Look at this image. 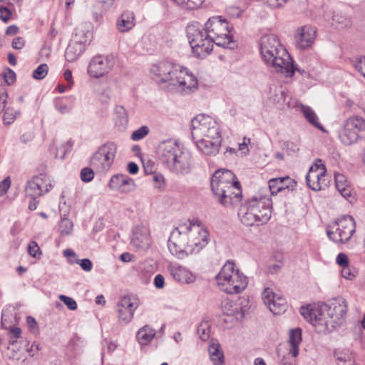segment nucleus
Masks as SVG:
<instances>
[{"mask_svg": "<svg viewBox=\"0 0 365 365\" xmlns=\"http://www.w3.org/2000/svg\"><path fill=\"white\" fill-rule=\"evenodd\" d=\"M208 231L198 220L180 222L171 232L168 246L170 253L178 259L198 253L208 243Z\"/></svg>", "mask_w": 365, "mask_h": 365, "instance_id": "nucleus-1", "label": "nucleus"}, {"mask_svg": "<svg viewBox=\"0 0 365 365\" xmlns=\"http://www.w3.org/2000/svg\"><path fill=\"white\" fill-rule=\"evenodd\" d=\"M348 306L342 297L334 299L330 305H307L300 309V314L312 325L319 327L321 331H331L344 321Z\"/></svg>", "mask_w": 365, "mask_h": 365, "instance_id": "nucleus-2", "label": "nucleus"}, {"mask_svg": "<svg viewBox=\"0 0 365 365\" xmlns=\"http://www.w3.org/2000/svg\"><path fill=\"white\" fill-rule=\"evenodd\" d=\"M150 72L155 81L167 83V88L170 91L189 94L197 89L196 77L186 68L168 61H161L153 64Z\"/></svg>", "mask_w": 365, "mask_h": 365, "instance_id": "nucleus-3", "label": "nucleus"}, {"mask_svg": "<svg viewBox=\"0 0 365 365\" xmlns=\"http://www.w3.org/2000/svg\"><path fill=\"white\" fill-rule=\"evenodd\" d=\"M192 136L203 154L216 155L221 145L222 136L219 123L210 115L199 114L191 121Z\"/></svg>", "mask_w": 365, "mask_h": 365, "instance_id": "nucleus-4", "label": "nucleus"}, {"mask_svg": "<svg viewBox=\"0 0 365 365\" xmlns=\"http://www.w3.org/2000/svg\"><path fill=\"white\" fill-rule=\"evenodd\" d=\"M260 53L264 61L277 72L286 76H292L294 74V68L292 58L281 44L277 35L270 34L262 36Z\"/></svg>", "mask_w": 365, "mask_h": 365, "instance_id": "nucleus-5", "label": "nucleus"}, {"mask_svg": "<svg viewBox=\"0 0 365 365\" xmlns=\"http://www.w3.org/2000/svg\"><path fill=\"white\" fill-rule=\"evenodd\" d=\"M218 288L229 294L241 293L248 284V278L232 261H227L215 277Z\"/></svg>", "mask_w": 365, "mask_h": 365, "instance_id": "nucleus-6", "label": "nucleus"}, {"mask_svg": "<svg viewBox=\"0 0 365 365\" xmlns=\"http://www.w3.org/2000/svg\"><path fill=\"white\" fill-rule=\"evenodd\" d=\"M204 30L212 41L218 46L233 49L236 43L232 39L228 22L221 16H212L205 24Z\"/></svg>", "mask_w": 365, "mask_h": 365, "instance_id": "nucleus-7", "label": "nucleus"}, {"mask_svg": "<svg viewBox=\"0 0 365 365\" xmlns=\"http://www.w3.org/2000/svg\"><path fill=\"white\" fill-rule=\"evenodd\" d=\"M187 36L192 53L199 58H204L213 49L214 43L207 36L203 28L198 23H193L186 28Z\"/></svg>", "mask_w": 365, "mask_h": 365, "instance_id": "nucleus-8", "label": "nucleus"}, {"mask_svg": "<svg viewBox=\"0 0 365 365\" xmlns=\"http://www.w3.org/2000/svg\"><path fill=\"white\" fill-rule=\"evenodd\" d=\"M355 232V222L350 215H344L338 218L327 228L328 237L335 243L348 242Z\"/></svg>", "mask_w": 365, "mask_h": 365, "instance_id": "nucleus-9", "label": "nucleus"}, {"mask_svg": "<svg viewBox=\"0 0 365 365\" xmlns=\"http://www.w3.org/2000/svg\"><path fill=\"white\" fill-rule=\"evenodd\" d=\"M117 153V145L113 142H108L101 145L93 155L90 163L98 173H106L113 163Z\"/></svg>", "mask_w": 365, "mask_h": 365, "instance_id": "nucleus-10", "label": "nucleus"}, {"mask_svg": "<svg viewBox=\"0 0 365 365\" xmlns=\"http://www.w3.org/2000/svg\"><path fill=\"white\" fill-rule=\"evenodd\" d=\"M272 208V207H240L238 216L245 226L263 225L270 219Z\"/></svg>", "mask_w": 365, "mask_h": 365, "instance_id": "nucleus-11", "label": "nucleus"}, {"mask_svg": "<svg viewBox=\"0 0 365 365\" xmlns=\"http://www.w3.org/2000/svg\"><path fill=\"white\" fill-rule=\"evenodd\" d=\"M210 185L215 197L222 196V197H225V190L232 187V185L234 187L239 186L240 182L230 170L221 168L217 170L212 175Z\"/></svg>", "mask_w": 365, "mask_h": 365, "instance_id": "nucleus-12", "label": "nucleus"}, {"mask_svg": "<svg viewBox=\"0 0 365 365\" xmlns=\"http://www.w3.org/2000/svg\"><path fill=\"white\" fill-rule=\"evenodd\" d=\"M365 130V118L359 115L348 118L344 123L339 138L341 142L349 145L356 143L359 138V133Z\"/></svg>", "mask_w": 365, "mask_h": 365, "instance_id": "nucleus-13", "label": "nucleus"}, {"mask_svg": "<svg viewBox=\"0 0 365 365\" xmlns=\"http://www.w3.org/2000/svg\"><path fill=\"white\" fill-rule=\"evenodd\" d=\"M327 169L322 160L317 159L309 168L306 176V182L308 187L318 191L324 189L327 185L328 178L326 175Z\"/></svg>", "mask_w": 365, "mask_h": 365, "instance_id": "nucleus-14", "label": "nucleus"}, {"mask_svg": "<svg viewBox=\"0 0 365 365\" xmlns=\"http://www.w3.org/2000/svg\"><path fill=\"white\" fill-rule=\"evenodd\" d=\"M115 65V58L111 55H98L94 56L88 66V73L90 76L99 78L109 73Z\"/></svg>", "mask_w": 365, "mask_h": 365, "instance_id": "nucleus-15", "label": "nucleus"}, {"mask_svg": "<svg viewBox=\"0 0 365 365\" xmlns=\"http://www.w3.org/2000/svg\"><path fill=\"white\" fill-rule=\"evenodd\" d=\"M53 187L50 178L45 174L33 177L27 182L26 186V195L35 200L48 192Z\"/></svg>", "mask_w": 365, "mask_h": 365, "instance_id": "nucleus-16", "label": "nucleus"}, {"mask_svg": "<svg viewBox=\"0 0 365 365\" xmlns=\"http://www.w3.org/2000/svg\"><path fill=\"white\" fill-rule=\"evenodd\" d=\"M182 150L177 140L174 139L163 140L158 147L159 160L168 168Z\"/></svg>", "mask_w": 365, "mask_h": 365, "instance_id": "nucleus-17", "label": "nucleus"}, {"mask_svg": "<svg viewBox=\"0 0 365 365\" xmlns=\"http://www.w3.org/2000/svg\"><path fill=\"white\" fill-rule=\"evenodd\" d=\"M138 307L137 299L131 296H124L117 304L118 322L122 324H128L133 318L135 309Z\"/></svg>", "mask_w": 365, "mask_h": 365, "instance_id": "nucleus-18", "label": "nucleus"}, {"mask_svg": "<svg viewBox=\"0 0 365 365\" xmlns=\"http://www.w3.org/2000/svg\"><path fill=\"white\" fill-rule=\"evenodd\" d=\"M151 243L150 232L147 226L138 225L133 228L130 245L136 251L148 250L150 247Z\"/></svg>", "mask_w": 365, "mask_h": 365, "instance_id": "nucleus-19", "label": "nucleus"}, {"mask_svg": "<svg viewBox=\"0 0 365 365\" xmlns=\"http://www.w3.org/2000/svg\"><path fill=\"white\" fill-rule=\"evenodd\" d=\"M262 299L274 314H280L286 311L287 307L286 299L275 295L272 289L265 288L262 293Z\"/></svg>", "mask_w": 365, "mask_h": 365, "instance_id": "nucleus-20", "label": "nucleus"}, {"mask_svg": "<svg viewBox=\"0 0 365 365\" xmlns=\"http://www.w3.org/2000/svg\"><path fill=\"white\" fill-rule=\"evenodd\" d=\"M192 165L191 154L182 149L168 168L175 173L185 175L190 172Z\"/></svg>", "mask_w": 365, "mask_h": 365, "instance_id": "nucleus-21", "label": "nucleus"}, {"mask_svg": "<svg viewBox=\"0 0 365 365\" xmlns=\"http://www.w3.org/2000/svg\"><path fill=\"white\" fill-rule=\"evenodd\" d=\"M317 29L312 26H304L299 28L295 35L296 45L300 49H306L311 46L316 38Z\"/></svg>", "mask_w": 365, "mask_h": 365, "instance_id": "nucleus-22", "label": "nucleus"}, {"mask_svg": "<svg viewBox=\"0 0 365 365\" xmlns=\"http://www.w3.org/2000/svg\"><path fill=\"white\" fill-rule=\"evenodd\" d=\"M168 269L173 278L182 284H191L196 280V275L187 267L177 263H171Z\"/></svg>", "mask_w": 365, "mask_h": 365, "instance_id": "nucleus-23", "label": "nucleus"}, {"mask_svg": "<svg viewBox=\"0 0 365 365\" xmlns=\"http://www.w3.org/2000/svg\"><path fill=\"white\" fill-rule=\"evenodd\" d=\"M270 195L274 196L279 192L293 190L297 182L289 176L270 179L268 182Z\"/></svg>", "mask_w": 365, "mask_h": 365, "instance_id": "nucleus-24", "label": "nucleus"}, {"mask_svg": "<svg viewBox=\"0 0 365 365\" xmlns=\"http://www.w3.org/2000/svg\"><path fill=\"white\" fill-rule=\"evenodd\" d=\"M109 187L113 190L128 193L135 189V184L134 180L128 175L118 174L110 178Z\"/></svg>", "mask_w": 365, "mask_h": 365, "instance_id": "nucleus-25", "label": "nucleus"}, {"mask_svg": "<svg viewBox=\"0 0 365 365\" xmlns=\"http://www.w3.org/2000/svg\"><path fill=\"white\" fill-rule=\"evenodd\" d=\"M232 186V187H228L225 190V197H222V196L216 197L220 204L235 205L241 202L242 197L241 185L237 186V189L235 186Z\"/></svg>", "mask_w": 365, "mask_h": 365, "instance_id": "nucleus-26", "label": "nucleus"}, {"mask_svg": "<svg viewBox=\"0 0 365 365\" xmlns=\"http://www.w3.org/2000/svg\"><path fill=\"white\" fill-rule=\"evenodd\" d=\"M222 309L225 315L232 317L235 320H240L244 317V312L240 304L236 302L224 300L222 302Z\"/></svg>", "mask_w": 365, "mask_h": 365, "instance_id": "nucleus-27", "label": "nucleus"}, {"mask_svg": "<svg viewBox=\"0 0 365 365\" xmlns=\"http://www.w3.org/2000/svg\"><path fill=\"white\" fill-rule=\"evenodd\" d=\"M118 30L121 33L128 32L135 26L134 13L125 11L119 16L116 23Z\"/></svg>", "mask_w": 365, "mask_h": 365, "instance_id": "nucleus-28", "label": "nucleus"}, {"mask_svg": "<svg viewBox=\"0 0 365 365\" xmlns=\"http://www.w3.org/2000/svg\"><path fill=\"white\" fill-rule=\"evenodd\" d=\"M210 359L213 365H223L225 363L224 354L220 349V344L216 341H211L208 348Z\"/></svg>", "mask_w": 365, "mask_h": 365, "instance_id": "nucleus-29", "label": "nucleus"}, {"mask_svg": "<svg viewBox=\"0 0 365 365\" xmlns=\"http://www.w3.org/2000/svg\"><path fill=\"white\" fill-rule=\"evenodd\" d=\"M298 108L303 114V116L311 125L321 130H324V127L319 121L316 113L311 107L301 103L298 106Z\"/></svg>", "mask_w": 365, "mask_h": 365, "instance_id": "nucleus-30", "label": "nucleus"}, {"mask_svg": "<svg viewBox=\"0 0 365 365\" xmlns=\"http://www.w3.org/2000/svg\"><path fill=\"white\" fill-rule=\"evenodd\" d=\"M155 330L149 325L141 327L136 334V339L142 346L148 345L155 337Z\"/></svg>", "mask_w": 365, "mask_h": 365, "instance_id": "nucleus-31", "label": "nucleus"}, {"mask_svg": "<svg viewBox=\"0 0 365 365\" xmlns=\"http://www.w3.org/2000/svg\"><path fill=\"white\" fill-rule=\"evenodd\" d=\"M302 341V331L297 328L290 330L289 343L290 346L289 353L293 357L299 354V344Z\"/></svg>", "mask_w": 365, "mask_h": 365, "instance_id": "nucleus-32", "label": "nucleus"}, {"mask_svg": "<svg viewBox=\"0 0 365 365\" xmlns=\"http://www.w3.org/2000/svg\"><path fill=\"white\" fill-rule=\"evenodd\" d=\"M85 49L81 44H78L76 41H70L65 51V58L68 62L76 61L83 53Z\"/></svg>", "mask_w": 365, "mask_h": 365, "instance_id": "nucleus-33", "label": "nucleus"}, {"mask_svg": "<svg viewBox=\"0 0 365 365\" xmlns=\"http://www.w3.org/2000/svg\"><path fill=\"white\" fill-rule=\"evenodd\" d=\"M334 357L337 365H355L353 354L348 349L336 350Z\"/></svg>", "mask_w": 365, "mask_h": 365, "instance_id": "nucleus-34", "label": "nucleus"}, {"mask_svg": "<svg viewBox=\"0 0 365 365\" xmlns=\"http://www.w3.org/2000/svg\"><path fill=\"white\" fill-rule=\"evenodd\" d=\"M115 125L120 130H124L128 123V113L123 106H117L115 108Z\"/></svg>", "mask_w": 365, "mask_h": 365, "instance_id": "nucleus-35", "label": "nucleus"}, {"mask_svg": "<svg viewBox=\"0 0 365 365\" xmlns=\"http://www.w3.org/2000/svg\"><path fill=\"white\" fill-rule=\"evenodd\" d=\"M85 345V341L75 334L69 340L67 347L71 352L79 354L83 351Z\"/></svg>", "mask_w": 365, "mask_h": 365, "instance_id": "nucleus-36", "label": "nucleus"}, {"mask_svg": "<svg viewBox=\"0 0 365 365\" xmlns=\"http://www.w3.org/2000/svg\"><path fill=\"white\" fill-rule=\"evenodd\" d=\"M90 37L91 34L88 31L85 32L83 30L77 29L71 41H76L78 44H81L85 49L86 45L88 44L91 41Z\"/></svg>", "mask_w": 365, "mask_h": 365, "instance_id": "nucleus-37", "label": "nucleus"}, {"mask_svg": "<svg viewBox=\"0 0 365 365\" xmlns=\"http://www.w3.org/2000/svg\"><path fill=\"white\" fill-rule=\"evenodd\" d=\"M73 224L71 220L66 217H61L59 224V232L61 235H68L73 232Z\"/></svg>", "mask_w": 365, "mask_h": 365, "instance_id": "nucleus-38", "label": "nucleus"}, {"mask_svg": "<svg viewBox=\"0 0 365 365\" xmlns=\"http://www.w3.org/2000/svg\"><path fill=\"white\" fill-rule=\"evenodd\" d=\"M20 114L19 110H16L12 108H7L5 110L3 120L5 125L11 124L16 118V117Z\"/></svg>", "mask_w": 365, "mask_h": 365, "instance_id": "nucleus-39", "label": "nucleus"}, {"mask_svg": "<svg viewBox=\"0 0 365 365\" xmlns=\"http://www.w3.org/2000/svg\"><path fill=\"white\" fill-rule=\"evenodd\" d=\"M341 274L342 277L346 279L354 280L358 274V270L355 267L349 265L341 268Z\"/></svg>", "mask_w": 365, "mask_h": 365, "instance_id": "nucleus-40", "label": "nucleus"}, {"mask_svg": "<svg viewBox=\"0 0 365 365\" xmlns=\"http://www.w3.org/2000/svg\"><path fill=\"white\" fill-rule=\"evenodd\" d=\"M48 71V66L46 63L39 65L34 71L32 77L36 80L43 79Z\"/></svg>", "mask_w": 365, "mask_h": 365, "instance_id": "nucleus-41", "label": "nucleus"}, {"mask_svg": "<svg viewBox=\"0 0 365 365\" xmlns=\"http://www.w3.org/2000/svg\"><path fill=\"white\" fill-rule=\"evenodd\" d=\"M351 62L355 69L365 78V56L355 58Z\"/></svg>", "mask_w": 365, "mask_h": 365, "instance_id": "nucleus-42", "label": "nucleus"}, {"mask_svg": "<svg viewBox=\"0 0 365 365\" xmlns=\"http://www.w3.org/2000/svg\"><path fill=\"white\" fill-rule=\"evenodd\" d=\"M150 132V129L147 125H143L138 129L133 132L131 139L135 141L144 138Z\"/></svg>", "mask_w": 365, "mask_h": 365, "instance_id": "nucleus-43", "label": "nucleus"}, {"mask_svg": "<svg viewBox=\"0 0 365 365\" xmlns=\"http://www.w3.org/2000/svg\"><path fill=\"white\" fill-rule=\"evenodd\" d=\"M28 252L31 257L38 259H40L41 256L42 255V252L41 251L40 247H38V244L34 241H32L29 244Z\"/></svg>", "mask_w": 365, "mask_h": 365, "instance_id": "nucleus-44", "label": "nucleus"}, {"mask_svg": "<svg viewBox=\"0 0 365 365\" xmlns=\"http://www.w3.org/2000/svg\"><path fill=\"white\" fill-rule=\"evenodd\" d=\"M342 197H344L349 203H354L355 200L354 193L352 192L351 186L345 187L338 190Z\"/></svg>", "mask_w": 365, "mask_h": 365, "instance_id": "nucleus-45", "label": "nucleus"}, {"mask_svg": "<svg viewBox=\"0 0 365 365\" xmlns=\"http://www.w3.org/2000/svg\"><path fill=\"white\" fill-rule=\"evenodd\" d=\"M58 298L68 309L74 311L77 309V303L73 298L63 294L59 295Z\"/></svg>", "mask_w": 365, "mask_h": 365, "instance_id": "nucleus-46", "label": "nucleus"}, {"mask_svg": "<svg viewBox=\"0 0 365 365\" xmlns=\"http://www.w3.org/2000/svg\"><path fill=\"white\" fill-rule=\"evenodd\" d=\"M335 184L336 187L338 190L345 187H349V184L347 182L346 178L345 175L341 173L335 174Z\"/></svg>", "mask_w": 365, "mask_h": 365, "instance_id": "nucleus-47", "label": "nucleus"}, {"mask_svg": "<svg viewBox=\"0 0 365 365\" xmlns=\"http://www.w3.org/2000/svg\"><path fill=\"white\" fill-rule=\"evenodd\" d=\"M93 168H84L81 171V179L82 181L88 182L94 178Z\"/></svg>", "mask_w": 365, "mask_h": 365, "instance_id": "nucleus-48", "label": "nucleus"}, {"mask_svg": "<svg viewBox=\"0 0 365 365\" xmlns=\"http://www.w3.org/2000/svg\"><path fill=\"white\" fill-rule=\"evenodd\" d=\"M71 262H76V264H78L81 266V269L85 272H91L93 269V264L92 262L88 259H78V260H73L71 261Z\"/></svg>", "mask_w": 365, "mask_h": 365, "instance_id": "nucleus-49", "label": "nucleus"}, {"mask_svg": "<svg viewBox=\"0 0 365 365\" xmlns=\"http://www.w3.org/2000/svg\"><path fill=\"white\" fill-rule=\"evenodd\" d=\"M203 2V0H185L182 8L185 9H195L199 7Z\"/></svg>", "mask_w": 365, "mask_h": 365, "instance_id": "nucleus-50", "label": "nucleus"}, {"mask_svg": "<svg viewBox=\"0 0 365 365\" xmlns=\"http://www.w3.org/2000/svg\"><path fill=\"white\" fill-rule=\"evenodd\" d=\"M11 11L6 6H0V19L4 22H8L11 18Z\"/></svg>", "mask_w": 365, "mask_h": 365, "instance_id": "nucleus-51", "label": "nucleus"}, {"mask_svg": "<svg viewBox=\"0 0 365 365\" xmlns=\"http://www.w3.org/2000/svg\"><path fill=\"white\" fill-rule=\"evenodd\" d=\"M4 78L7 85H11L16 81V73L11 69L8 68L4 73Z\"/></svg>", "mask_w": 365, "mask_h": 365, "instance_id": "nucleus-52", "label": "nucleus"}, {"mask_svg": "<svg viewBox=\"0 0 365 365\" xmlns=\"http://www.w3.org/2000/svg\"><path fill=\"white\" fill-rule=\"evenodd\" d=\"M153 186L158 189H162L164 187V178L160 174H154L152 176Z\"/></svg>", "mask_w": 365, "mask_h": 365, "instance_id": "nucleus-53", "label": "nucleus"}, {"mask_svg": "<svg viewBox=\"0 0 365 365\" xmlns=\"http://www.w3.org/2000/svg\"><path fill=\"white\" fill-rule=\"evenodd\" d=\"M336 262L341 268L349 266V260L344 253H339L336 258Z\"/></svg>", "mask_w": 365, "mask_h": 365, "instance_id": "nucleus-54", "label": "nucleus"}, {"mask_svg": "<svg viewBox=\"0 0 365 365\" xmlns=\"http://www.w3.org/2000/svg\"><path fill=\"white\" fill-rule=\"evenodd\" d=\"M11 181L10 177H6L0 182V196H2L6 192L11 186Z\"/></svg>", "mask_w": 365, "mask_h": 365, "instance_id": "nucleus-55", "label": "nucleus"}, {"mask_svg": "<svg viewBox=\"0 0 365 365\" xmlns=\"http://www.w3.org/2000/svg\"><path fill=\"white\" fill-rule=\"evenodd\" d=\"M63 256L67 258L69 264H73L76 262H71V261L78 260L77 255L71 249H66L63 252Z\"/></svg>", "mask_w": 365, "mask_h": 365, "instance_id": "nucleus-56", "label": "nucleus"}, {"mask_svg": "<svg viewBox=\"0 0 365 365\" xmlns=\"http://www.w3.org/2000/svg\"><path fill=\"white\" fill-rule=\"evenodd\" d=\"M25 45V40L22 37H16L12 41V47L14 49L20 50Z\"/></svg>", "mask_w": 365, "mask_h": 365, "instance_id": "nucleus-57", "label": "nucleus"}, {"mask_svg": "<svg viewBox=\"0 0 365 365\" xmlns=\"http://www.w3.org/2000/svg\"><path fill=\"white\" fill-rule=\"evenodd\" d=\"M8 98V94L6 91H3L0 92V112H2L5 110L6 102Z\"/></svg>", "mask_w": 365, "mask_h": 365, "instance_id": "nucleus-58", "label": "nucleus"}, {"mask_svg": "<svg viewBox=\"0 0 365 365\" xmlns=\"http://www.w3.org/2000/svg\"><path fill=\"white\" fill-rule=\"evenodd\" d=\"M21 331L19 327H11L9 330V334L11 339H13L14 342L21 336Z\"/></svg>", "mask_w": 365, "mask_h": 365, "instance_id": "nucleus-59", "label": "nucleus"}, {"mask_svg": "<svg viewBox=\"0 0 365 365\" xmlns=\"http://www.w3.org/2000/svg\"><path fill=\"white\" fill-rule=\"evenodd\" d=\"M154 284L156 288L162 289L165 285V279L162 274H157L154 278Z\"/></svg>", "mask_w": 365, "mask_h": 365, "instance_id": "nucleus-60", "label": "nucleus"}, {"mask_svg": "<svg viewBox=\"0 0 365 365\" xmlns=\"http://www.w3.org/2000/svg\"><path fill=\"white\" fill-rule=\"evenodd\" d=\"M68 147L70 148L71 147V145H68V143L66 145H62L59 149L57 150V152L56 153V158H63L66 155V153L68 150V149L66 148Z\"/></svg>", "mask_w": 365, "mask_h": 365, "instance_id": "nucleus-61", "label": "nucleus"}, {"mask_svg": "<svg viewBox=\"0 0 365 365\" xmlns=\"http://www.w3.org/2000/svg\"><path fill=\"white\" fill-rule=\"evenodd\" d=\"M63 77L68 84V88H71L73 85L71 71L70 70H66L63 73Z\"/></svg>", "mask_w": 365, "mask_h": 365, "instance_id": "nucleus-62", "label": "nucleus"}, {"mask_svg": "<svg viewBox=\"0 0 365 365\" xmlns=\"http://www.w3.org/2000/svg\"><path fill=\"white\" fill-rule=\"evenodd\" d=\"M127 169L130 174H136L138 172V166L133 162H130L128 164Z\"/></svg>", "mask_w": 365, "mask_h": 365, "instance_id": "nucleus-63", "label": "nucleus"}, {"mask_svg": "<svg viewBox=\"0 0 365 365\" xmlns=\"http://www.w3.org/2000/svg\"><path fill=\"white\" fill-rule=\"evenodd\" d=\"M19 31V28L16 25L9 26L6 30V34L9 36H14Z\"/></svg>", "mask_w": 365, "mask_h": 365, "instance_id": "nucleus-64", "label": "nucleus"}]
</instances>
